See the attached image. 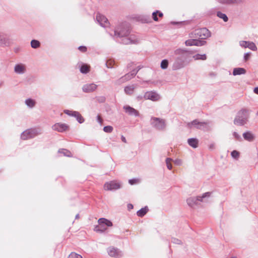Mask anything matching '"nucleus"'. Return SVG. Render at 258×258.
Segmentation results:
<instances>
[{
  "label": "nucleus",
  "mask_w": 258,
  "mask_h": 258,
  "mask_svg": "<svg viewBox=\"0 0 258 258\" xmlns=\"http://www.w3.org/2000/svg\"><path fill=\"white\" fill-rule=\"evenodd\" d=\"M130 33L129 27L125 24L120 28H118L114 32V36L118 37H123L121 40V43L124 44H129L131 43H138L139 40L134 35H131L129 37H126Z\"/></svg>",
  "instance_id": "1"
},
{
  "label": "nucleus",
  "mask_w": 258,
  "mask_h": 258,
  "mask_svg": "<svg viewBox=\"0 0 258 258\" xmlns=\"http://www.w3.org/2000/svg\"><path fill=\"white\" fill-rule=\"evenodd\" d=\"M249 110L242 109L239 111L234 120V123L237 125H243L246 123L249 118Z\"/></svg>",
  "instance_id": "2"
},
{
  "label": "nucleus",
  "mask_w": 258,
  "mask_h": 258,
  "mask_svg": "<svg viewBox=\"0 0 258 258\" xmlns=\"http://www.w3.org/2000/svg\"><path fill=\"white\" fill-rule=\"evenodd\" d=\"M194 53V51L186 49L179 48L175 50V54L181 57L186 64L192 61Z\"/></svg>",
  "instance_id": "3"
},
{
  "label": "nucleus",
  "mask_w": 258,
  "mask_h": 258,
  "mask_svg": "<svg viewBox=\"0 0 258 258\" xmlns=\"http://www.w3.org/2000/svg\"><path fill=\"white\" fill-rule=\"evenodd\" d=\"M211 35L210 32L206 28L196 29L189 34L190 38L197 39H205Z\"/></svg>",
  "instance_id": "4"
},
{
  "label": "nucleus",
  "mask_w": 258,
  "mask_h": 258,
  "mask_svg": "<svg viewBox=\"0 0 258 258\" xmlns=\"http://www.w3.org/2000/svg\"><path fill=\"white\" fill-rule=\"evenodd\" d=\"M41 130L39 128H30L24 131L21 135L22 140H29L41 134Z\"/></svg>",
  "instance_id": "5"
},
{
  "label": "nucleus",
  "mask_w": 258,
  "mask_h": 258,
  "mask_svg": "<svg viewBox=\"0 0 258 258\" xmlns=\"http://www.w3.org/2000/svg\"><path fill=\"white\" fill-rule=\"evenodd\" d=\"M211 195V192H207L203 194L202 196L189 197L186 200L187 204L190 207H192L195 205H198L199 202H203L204 199L209 197Z\"/></svg>",
  "instance_id": "6"
},
{
  "label": "nucleus",
  "mask_w": 258,
  "mask_h": 258,
  "mask_svg": "<svg viewBox=\"0 0 258 258\" xmlns=\"http://www.w3.org/2000/svg\"><path fill=\"white\" fill-rule=\"evenodd\" d=\"M151 124L153 127L159 131L164 130L166 126L164 119L156 117H151Z\"/></svg>",
  "instance_id": "7"
},
{
  "label": "nucleus",
  "mask_w": 258,
  "mask_h": 258,
  "mask_svg": "<svg viewBox=\"0 0 258 258\" xmlns=\"http://www.w3.org/2000/svg\"><path fill=\"white\" fill-rule=\"evenodd\" d=\"M143 97L145 100H151L152 101H158L161 99L160 94L154 91L146 92Z\"/></svg>",
  "instance_id": "8"
},
{
  "label": "nucleus",
  "mask_w": 258,
  "mask_h": 258,
  "mask_svg": "<svg viewBox=\"0 0 258 258\" xmlns=\"http://www.w3.org/2000/svg\"><path fill=\"white\" fill-rule=\"evenodd\" d=\"M121 187V184L117 181H111L105 183L104 188L106 190H112L119 189Z\"/></svg>",
  "instance_id": "9"
},
{
  "label": "nucleus",
  "mask_w": 258,
  "mask_h": 258,
  "mask_svg": "<svg viewBox=\"0 0 258 258\" xmlns=\"http://www.w3.org/2000/svg\"><path fill=\"white\" fill-rule=\"evenodd\" d=\"M137 73L138 71H136V70H133L131 73H127L125 74L124 76L119 78L117 81V82L118 84H121L124 83L133 78Z\"/></svg>",
  "instance_id": "10"
},
{
  "label": "nucleus",
  "mask_w": 258,
  "mask_h": 258,
  "mask_svg": "<svg viewBox=\"0 0 258 258\" xmlns=\"http://www.w3.org/2000/svg\"><path fill=\"white\" fill-rule=\"evenodd\" d=\"M206 43L204 40H198L195 38H191V39L186 40L185 44L186 46H203Z\"/></svg>",
  "instance_id": "11"
},
{
  "label": "nucleus",
  "mask_w": 258,
  "mask_h": 258,
  "mask_svg": "<svg viewBox=\"0 0 258 258\" xmlns=\"http://www.w3.org/2000/svg\"><path fill=\"white\" fill-rule=\"evenodd\" d=\"M186 64V63L184 60L179 56L175 59L173 63L172 70L174 71L179 70L183 68Z\"/></svg>",
  "instance_id": "12"
},
{
  "label": "nucleus",
  "mask_w": 258,
  "mask_h": 258,
  "mask_svg": "<svg viewBox=\"0 0 258 258\" xmlns=\"http://www.w3.org/2000/svg\"><path fill=\"white\" fill-rule=\"evenodd\" d=\"M107 252L108 254L115 258H119L122 255V252L119 250L118 248L114 247H109L107 249Z\"/></svg>",
  "instance_id": "13"
},
{
  "label": "nucleus",
  "mask_w": 258,
  "mask_h": 258,
  "mask_svg": "<svg viewBox=\"0 0 258 258\" xmlns=\"http://www.w3.org/2000/svg\"><path fill=\"white\" fill-rule=\"evenodd\" d=\"M239 45L243 48H248L252 51H256L257 47L253 42L248 41H240Z\"/></svg>",
  "instance_id": "14"
},
{
  "label": "nucleus",
  "mask_w": 258,
  "mask_h": 258,
  "mask_svg": "<svg viewBox=\"0 0 258 258\" xmlns=\"http://www.w3.org/2000/svg\"><path fill=\"white\" fill-rule=\"evenodd\" d=\"M123 109L124 110L125 113L129 115L134 116L136 117L140 115L139 112L137 110L129 105L123 106Z\"/></svg>",
  "instance_id": "15"
},
{
  "label": "nucleus",
  "mask_w": 258,
  "mask_h": 258,
  "mask_svg": "<svg viewBox=\"0 0 258 258\" xmlns=\"http://www.w3.org/2000/svg\"><path fill=\"white\" fill-rule=\"evenodd\" d=\"M96 20L100 25L103 27H106L109 25V22L107 19L104 16L100 14H97Z\"/></svg>",
  "instance_id": "16"
},
{
  "label": "nucleus",
  "mask_w": 258,
  "mask_h": 258,
  "mask_svg": "<svg viewBox=\"0 0 258 258\" xmlns=\"http://www.w3.org/2000/svg\"><path fill=\"white\" fill-rule=\"evenodd\" d=\"M69 125L66 123H56L52 126L53 130L58 132H63L68 130Z\"/></svg>",
  "instance_id": "17"
},
{
  "label": "nucleus",
  "mask_w": 258,
  "mask_h": 258,
  "mask_svg": "<svg viewBox=\"0 0 258 258\" xmlns=\"http://www.w3.org/2000/svg\"><path fill=\"white\" fill-rule=\"evenodd\" d=\"M97 85L94 84H87L83 85L82 90L85 93H91L96 90Z\"/></svg>",
  "instance_id": "18"
},
{
  "label": "nucleus",
  "mask_w": 258,
  "mask_h": 258,
  "mask_svg": "<svg viewBox=\"0 0 258 258\" xmlns=\"http://www.w3.org/2000/svg\"><path fill=\"white\" fill-rule=\"evenodd\" d=\"M26 71V67L24 64L18 63L14 67V72L19 75L24 74Z\"/></svg>",
  "instance_id": "19"
},
{
  "label": "nucleus",
  "mask_w": 258,
  "mask_h": 258,
  "mask_svg": "<svg viewBox=\"0 0 258 258\" xmlns=\"http://www.w3.org/2000/svg\"><path fill=\"white\" fill-rule=\"evenodd\" d=\"M197 128L208 132L212 130V126L209 122H201L199 125L197 126Z\"/></svg>",
  "instance_id": "20"
},
{
  "label": "nucleus",
  "mask_w": 258,
  "mask_h": 258,
  "mask_svg": "<svg viewBox=\"0 0 258 258\" xmlns=\"http://www.w3.org/2000/svg\"><path fill=\"white\" fill-rule=\"evenodd\" d=\"M9 44V41L7 36L0 32V46H7Z\"/></svg>",
  "instance_id": "21"
},
{
  "label": "nucleus",
  "mask_w": 258,
  "mask_h": 258,
  "mask_svg": "<svg viewBox=\"0 0 258 258\" xmlns=\"http://www.w3.org/2000/svg\"><path fill=\"white\" fill-rule=\"evenodd\" d=\"M218 2L223 5H232L240 4L241 0H218Z\"/></svg>",
  "instance_id": "22"
},
{
  "label": "nucleus",
  "mask_w": 258,
  "mask_h": 258,
  "mask_svg": "<svg viewBox=\"0 0 258 258\" xmlns=\"http://www.w3.org/2000/svg\"><path fill=\"white\" fill-rule=\"evenodd\" d=\"M98 222L99 225L102 226H103L104 225L108 227H110L112 226V223L110 221L103 218L99 219Z\"/></svg>",
  "instance_id": "23"
},
{
  "label": "nucleus",
  "mask_w": 258,
  "mask_h": 258,
  "mask_svg": "<svg viewBox=\"0 0 258 258\" xmlns=\"http://www.w3.org/2000/svg\"><path fill=\"white\" fill-rule=\"evenodd\" d=\"M187 143L190 147L196 148L198 147L199 140L196 138H189L187 140Z\"/></svg>",
  "instance_id": "24"
},
{
  "label": "nucleus",
  "mask_w": 258,
  "mask_h": 258,
  "mask_svg": "<svg viewBox=\"0 0 258 258\" xmlns=\"http://www.w3.org/2000/svg\"><path fill=\"white\" fill-rule=\"evenodd\" d=\"M134 85H128L124 87V91L126 94L131 95L134 93L135 89Z\"/></svg>",
  "instance_id": "25"
},
{
  "label": "nucleus",
  "mask_w": 258,
  "mask_h": 258,
  "mask_svg": "<svg viewBox=\"0 0 258 258\" xmlns=\"http://www.w3.org/2000/svg\"><path fill=\"white\" fill-rule=\"evenodd\" d=\"M246 70L242 68H236L233 69V75L234 76L245 74Z\"/></svg>",
  "instance_id": "26"
},
{
  "label": "nucleus",
  "mask_w": 258,
  "mask_h": 258,
  "mask_svg": "<svg viewBox=\"0 0 258 258\" xmlns=\"http://www.w3.org/2000/svg\"><path fill=\"white\" fill-rule=\"evenodd\" d=\"M244 139L248 141H252L254 139L253 135L250 132H247L243 134Z\"/></svg>",
  "instance_id": "27"
},
{
  "label": "nucleus",
  "mask_w": 258,
  "mask_h": 258,
  "mask_svg": "<svg viewBox=\"0 0 258 258\" xmlns=\"http://www.w3.org/2000/svg\"><path fill=\"white\" fill-rule=\"evenodd\" d=\"M25 104L30 108H33L35 105H36V101L31 99V98H28L25 101Z\"/></svg>",
  "instance_id": "28"
},
{
  "label": "nucleus",
  "mask_w": 258,
  "mask_h": 258,
  "mask_svg": "<svg viewBox=\"0 0 258 258\" xmlns=\"http://www.w3.org/2000/svg\"><path fill=\"white\" fill-rule=\"evenodd\" d=\"M148 209L147 207H145L139 210L137 214L139 217H143L148 212Z\"/></svg>",
  "instance_id": "29"
},
{
  "label": "nucleus",
  "mask_w": 258,
  "mask_h": 258,
  "mask_svg": "<svg viewBox=\"0 0 258 258\" xmlns=\"http://www.w3.org/2000/svg\"><path fill=\"white\" fill-rule=\"evenodd\" d=\"M192 58L195 60H206L207 59V56L205 54H197L196 55H192Z\"/></svg>",
  "instance_id": "30"
},
{
  "label": "nucleus",
  "mask_w": 258,
  "mask_h": 258,
  "mask_svg": "<svg viewBox=\"0 0 258 258\" xmlns=\"http://www.w3.org/2000/svg\"><path fill=\"white\" fill-rule=\"evenodd\" d=\"M80 70L82 74H87L90 71V67L87 64H83L81 66Z\"/></svg>",
  "instance_id": "31"
},
{
  "label": "nucleus",
  "mask_w": 258,
  "mask_h": 258,
  "mask_svg": "<svg viewBox=\"0 0 258 258\" xmlns=\"http://www.w3.org/2000/svg\"><path fill=\"white\" fill-rule=\"evenodd\" d=\"M58 152L59 153L63 154L64 156H67V157H72V154L71 152L70 151L66 150V149H59L58 151Z\"/></svg>",
  "instance_id": "32"
},
{
  "label": "nucleus",
  "mask_w": 258,
  "mask_h": 258,
  "mask_svg": "<svg viewBox=\"0 0 258 258\" xmlns=\"http://www.w3.org/2000/svg\"><path fill=\"white\" fill-rule=\"evenodd\" d=\"M106 230V228L101 225H97L94 227V231L97 232L102 233Z\"/></svg>",
  "instance_id": "33"
},
{
  "label": "nucleus",
  "mask_w": 258,
  "mask_h": 258,
  "mask_svg": "<svg viewBox=\"0 0 258 258\" xmlns=\"http://www.w3.org/2000/svg\"><path fill=\"white\" fill-rule=\"evenodd\" d=\"M64 113L69 116L75 117L76 115L78 116V112L76 111L64 110Z\"/></svg>",
  "instance_id": "34"
},
{
  "label": "nucleus",
  "mask_w": 258,
  "mask_h": 258,
  "mask_svg": "<svg viewBox=\"0 0 258 258\" xmlns=\"http://www.w3.org/2000/svg\"><path fill=\"white\" fill-rule=\"evenodd\" d=\"M217 16L219 18L222 19L225 22H227L228 20V18L227 16H226V15L224 13H222L221 12H218L217 13Z\"/></svg>",
  "instance_id": "35"
},
{
  "label": "nucleus",
  "mask_w": 258,
  "mask_h": 258,
  "mask_svg": "<svg viewBox=\"0 0 258 258\" xmlns=\"http://www.w3.org/2000/svg\"><path fill=\"white\" fill-rule=\"evenodd\" d=\"M40 46V43L39 42V41L34 39L31 41V46L33 48H35V49L39 47Z\"/></svg>",
  "instance_id": "36"
},
{
  "label": "nucleus",
  "mask_w": 258,
  "mask_h": 258,
  "mask_svg": "<svg viewBox=\"0 0 258 258\" xmlns=\"http://www.w3.org/2000/svg\"><path fill=\"white\" fill-rule=\"evenodd\" d=\"M200 122H199L198 120L195 119L190 122H188L187 124V126L188 127H189L190 128H191L192 127V125H194L197 127V126L199 125V124H200Z\"/></svg>",
  "instance_id": "37"
},
{
  "label": "nucleus",
  "mask_w": 258,
  "mask_h": 258,
  "mask_svg": "<svg viewBox=\"0 0 258 258\" xmlns=\"http://www.w3.org/2000/svg\"><path fill=\"white\" fill-rule=\"evenodd\" d=\"M168 61L167 59H163L161 61L160 67L162 69L165 70L168 68Z\"/></svg>",
  "instance_id": "38"
},
{
  "label": "nucleus",
  "mask_w": 258,
  "mask_h": 258,
  "mask_svg": "<svg viewBox=\"0 0 258 258\" xmlns=\"http://www.w3.org/2000/svg\"><path fill=\"white\" fill-rule=\"evenodd\" d=\"M231 155L232 158L237 159L239 157V153L236 150H233L231 152Z\"/></svg>",
  "instance_id": "39"
},
{
  "label": "nucleus",
  "mask_w": 258,
  "mask_h": 258,
  "mask_svg": "<svg viewBox=\"0 0 258 258\" xmlns=\"http://www.w3.org/2000/svg\"><path fill=\"white\" fill-rule=\"evenodd\" d=\"M68 258H82V256L75 252H71Z\"/></svg>",
  "instance_id": "40"
},
{
  "label": "nucleus",
  "mask_w": 258,
  "mask_h": 258,
  "mask_svg": "<svg viewBox=\"0 0 258 258\" xmlns=\"http://www.w3.org/2000/svg\"><path fill=\"white\" fill-rule=\"evenodd\" d=\"M172 159L170 158H167L166 159V163L167 165V167L168 169L171 170L172 168V165L170 163V162L172 161Z\"/></svg>",
  "instance_id": "41"
},
{
  "label": "nucleus",
  "mask_w": 258,
  "mask_h": 258,
  "mask_svg": "<svg viewBox=\"0 0 258 258\" xmlns=\"http://www.w3.org/2000/svg\"><path fill=\"white\" fill-rule=\"evenodd\" d=\"M75 117L76 118L77 121L80 123H82L84 121V119L83 118V117L82 116V115L79 112H78V116L76 115Z\"/></svg>",
  "instance_id": "42"
},
{
  "label": "nucleus",
  "mask_w": 258,
  "mask_h": 258,
  "mask_svg": "<svg viewBox=\"0 0 258 258\" xmlns=\"http://www.w3.org/2000/svg\"><path fill=\"white\" fill-rule=\"evenodd\" d=\"M75 117L76 118L77 121L80 123H82L84 121V119L83 118V117L82 116V115L79 112H78V116L76 115Z\"/></svg>",
  "instance_id": "43"
},
{
  "label": "nucleus",
  "mask_w": 258,
  "mask_h": 258,
  "mask_svg": "<svg viewBox=\"0 0 258 258\" xmlns=\"http://www.w3.org/2000/svg\"><path fill=\"white\" fill-rule=\"evenodd\" d=\"M103 131L106 133H110L113 131V127L110 125L105 126L103 128Z\"/></svg>",
  "instance_id": "44"
},
{
  "label": "nucleus",
  "mask_w": 258,
  "mask_h": 258,
  "mask_svg": "<svg viewBox=\"0 0 258 258\" xmlns=\"http://www.w3.org/2000/svg\"><path fill=\"white\" fill-rule=\"evenodd\" d=\"M171 242L173 243L176 244H182V241L177 238H172L171 239Z\"/></svg>",
  "instance_id": "45"
},
{
  "label": "nucleus",
  "mask_w": 258,
  "mask_h": 258,
  "mask_svg": "<svg viewBox=\"0 0 258 258\" xmlns=\"http://www.w3.org/2000/svg\"><path fill=\"white\" fill-rule=\"evenodd\" d=\"M96 100L99 103H103L105 101V97L104 96H98L96 97Z\"/></svg>",
  "instance_id": "46"
},
{
  "label": "nucleus",
  "mask_w": 258,
  "mask_h": 258,
  "mask_svg": "<svg viewBox=\"0 0 258 258\" xmlns=\"http://www.w3.org/2000/svg\"><path fill=\"white\" fill-rule=\"evenodd\" d=\"M159 12V11H156L152 13V18L153 20L155 21H158V18L157 17V14Z\"/></svg>",
  "instance_id": "47"
},
{
  "label": "nucleus",
  "mask_w": 258,
  "mask_h": 258,
  "mask_svg": "<svg viewBox=\"0 0 258 258\" xmlns=\"http://www.w3.org/2000/svg\"><path fill=\"white\" fill-rule=\"evenodd\" d=\"M250 54V52H247L244 53L243 58L245 61H247L249 59Z\"/></svg>",
  "instance_id": "48"
},
{
  "label": "nucleus",
  "mask_w": 258,
  "mask_h": 258,
  "mask_svg": "<svg viewBox=\"0 0 258 258\" xmlns=\"http://www.w3.org/2000/svg\"><path fill=\"white\" fill-rule=\"evenodd\" d=\"M79 50L82 52H86L87 51V47L85 46H80L78 47Z\"/></svg>",
  "instance_id": "49"
},
{
  "label": "nucleus",
  "mask_w": 258,
  "mask_h": 258,
  "mask_svg": "<svg viewBox=\"0 0 258 258\" xmlns=\"http://www.w3.org/2000/svg\"><path fill=\"white\" fill-rule=\"evenodd\" d=\"M138 181V179H130L129 180L128 182L131 185H133V184H134L135 183H137Z\"/></svg>",
  "instance_id": "50"
},
{
  "label": "nucleus",
  "mask_w": 258,
  "mask_h": 258,
  "mask_svg": "<svg viewBox=\"0 0 258 258\" xmlns=\"http://www.w3.org/2000/svg\"><path fill=\"white\" fill-rule=\"evenodd\" d=\"M233 136L236 139H239L240 138V136L238 135V134L236 132H234L233 134Z\"/></svg>",
  "instance_id": "51"
},
{
  "label": "nucleus",
  "mask_w": 258,
  "mask_h": 258,
  "mask_svg": "<svg viewBox=\"0 0 258 258\" xmlns=\"http://www.w3.org/2000/svg\"><path fill=\"white\" fill-rule=\"evenodd\" d=\"M174 163L177 165H180L181 164V161L180 159H176L174 161Z\"/></svg>",
  "instance_id": "52"
},
{
  "label": "nucleus",
  "mask_w": 258,
  "mask_h": 258,
  "mask_svg": "<svg viewBox=\"0 0 258 258\" xmlns=\"http://www.w3.org/2000/svg\"><path fill=\"white\" fill-rule=\"evenodd\" d=\"M144 95H139L137 96V99L138 101H141L144 99Z\"/></svg>",
  "instance_id": "53"
},
{
  "label": "nucleus",
  "mask_w": 258,
  "mask_h": 258,
  "mask_svg": "<svg viewBox=\"0 0 258 258\" xmlns=\"http://www.w3.org/2000/svg\"><path fill=\"white\" fill-rule=\"evenodd\" d=\"M106 66L108 68H112L111 62H109V61L106 62Z\"/></svg>",
  "instance_id": "54"
},
{
  "label": "nucleus",
  "mask_w": 258,
  "mask_h": 258,
  "mask_svg": "<svg viewBox=\"0 0 258 258\" xmlns=\"http://www.w3.org/2000/svg\"><path fill=\"white\" fill-rule=\"evenodd\" d=\"M209 148L211 150H213L215 148V144L214 143L211 144L209 146Z\"/></svg>",
  "instance_id": "55"
},
{
  "label": "nucleus",
  "mask_w": 258,
  "mask_h": 258,
  "mask_svg": "<svg viewBox=\"0 0 258 258\" xmlns=\"http://www.w3.org/2000/svg\"><path fill=\"white\" fill-rule=\"evenodd\" d=\"M97 121L100 123H101L102 122V119L99 115L97 116Z\"/></svg>",
  "instance_id": "56"
},
{
  "label": "nucleus",
  "mask_w": 258,
  "mask_h": 258,
  "mask_svg": "<svg viewBox=\"0 0 258 258\" xmlns=\"http://www.w3.org/2000/svg\"><path fill=\"white\" fill-rule=\"evenodd\" d=\"M253 92L256 94H257L258 95V87H256L255 88H254L253 89Z\"/></svg>",
  "instance_id": "57"
},
{
  "label": "nucleus",
  "mask_w": 258,
  "mask_h": 258,
  "mask_svg": "<svg viewBox=\"0 0 258 258\" xmlns=\"http://www.w3.org/2000/svg\"><path fill=\"white\" fill-rule=\"evenodd\" d=\"M121 141H122L123 142H124V143H126V139H125V138L123 136H121Z\"/></svg>",
  "instance_id": "58"
},
{
  "label": "nucleus",
  "mask_w": 258,
  "mask_h": 258,
  "mask_svg": "<svg viewBox=\"0 0 258 258\" xmlns=\"http://www.w3.org/2000/svg\"><path fill=\"white\" fill-rule=\"evenodd\" d=\"M127 207L128 209H132L133 208V205L132 204H128Z\"/></svg>",
  "instance_id": "59"
},
{
  "label": "nucleus",
  "mask_w": 258,
  "mask_h": 258,
  "mask_svg": "<svg viewBox=\"0 0 258 258\" xmlns=\"http://www.w3.org/2000/svg\"><path fill=\"white\" fill-rule=\"evenodd\" d=\"M158 15H159V16L160 17H163V13H161V12H159H159L158 13Z\"/></svg>",
  "instance_id": "60"
},
{
  "label": "nucleus",
  "mask_w": 258,
  "mask_h": 258,
  "mask_svg": "<svg viewBox=\"0 0 258 258\" xmlns=\"http://www.w3.org/2000/svg\"><path fill=\"white\" fill-rule=\"evenodd\" d=\"M79 217H80V216H79V214H77V215H76V216H75V219H79Z\"/></svg>",
  "instance_id": "61"
},
{
  "label": "nucleus",
  "mask_w": 258,
  "mask_h": 258,
  "mask_svg": "<svg viewBox=\"0 0 258 258\" xmlns=\"http://www.w3.org/2000/svg\"><path fill=\"white\" fill-rule=\"evenodd\" d=\"M142 68L141 66L138 67V69L136 71H138V72Z\"/></svg>",
  "instance_id": "62"
},
{
  "label": "nucleus",
  "mask_w": 258,
  "mask_h": 258,
  "mask_svg": "<svg viewBox=\"0 0 258 258\" xmlns=\"http://www.w3.org/2000/svg\"><path fill=\"white\" fill-rule=\"evenodd\" d=\"M231 258H236V257H231Z\"/></svg>",
  "instance_id": "63"
},
{
  "label": "nucleus",
  "mask_w": 258,
  "mask_h": 258,
  "mask_svg": "<svg viewBox=\"0 0 258 258\" xmlns=\"http://www.w3.org/2000/svg\"><path fill=\"white\" fill-rule=\"evenodd\" d=\"M257 115H258V112L257 113Z\"/></svg>",
  "instance_id": "64"
}]
</instances>
